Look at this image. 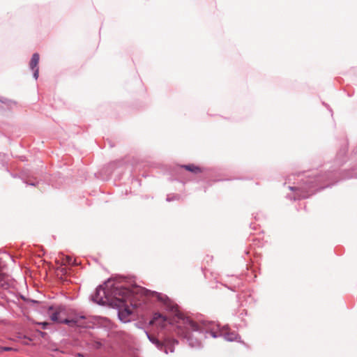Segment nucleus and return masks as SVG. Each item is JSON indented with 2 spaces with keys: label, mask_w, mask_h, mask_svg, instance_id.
Instances as JSON below:
<instances>
[{
  "label": "nucleus",
  "mask_w": 357,
  "mask_h": 357,
  "mask_svg": "<svg viewBox=\"0 0 357 357\" xmlns=\"http://www.w3.org/2000/svg\"><path fill=\"white\" fill-rule=\"evenodd\" d=\"M62 265H76L77 264L76 262V259H73L70 256H64L61 259Z\"/></svg>",
  "instance_id": "obj_10"
},
{
  "label": "nucleus",
  "mask_w": 357,
  "mask_h": 357,
  "mask_svg": "<svg viewBox=\"0 0 357 357\" xmlns=\"http://www.w3.org/2000/svg\"><path fill=\"white\" fill-rule=\"evenodd\" d=\"M167 340H169L170 341V343H168L167 344V347H163V349L164 351L166 353V354H168V351H169L170 352H173L174 351V348H173V344L174 343H177V341L175 340H169V339H167Z\"/></svg>",
  "instance_id": "obj_11"
},
{
  "label": "nucleus",
  "mask_w": 357,
  "mask_h": 357,
  "mask_svg": "<svg viewBox=\"0 0 357 357\" xmlns=\"http://www.w3.org/2000/svg\"><path fill=\"white\" fill-rule=\"evenodd\" d=\"M158 298L163 303L164 307L167 310L172 313V314L183 321V324L185 325L186 328L191 329L192 331L198 330V324L189 317H185L179 311L177 304L171 301L167 296L159 294L158 296Z\"/></svg>",
  "instance_id": "obj_3"
},
{
  "label": "nucleus",
  "mask_w": 357,
  "mask_h": 357,
  "mask_svg": "<svg viewBox=\"0 0 357 357\" xmlns=\"http://www.w3.org/2000/svg\"><path fill=\"white\" fill-rule=\"evenodd\" d=\"M47 324V323H43V326H46Z\"/></svg>",
  "instance_id": "obj_14"
},
{
  "label": "nucleus",
  "mask_w": 357,
  "mask_h": 357,
  "mask_svg": "<svg viewBox=\"0 0 357 357\" xmlns=\"http://www.w3.org/2000/svg\"><path fill=\"white\" fill-rule=\"evenodd\" d=\"M148 338L149 340L154 344L159 349H163V347H167V344L168 343H170V341L165 340L164 342H161L160 340H158L157 338H155L153 335H147Z\"/></svg>",
  "instance_id": "obj_9"
},
{
  "label": "nucleus",
  "mask_w": 357,
  "mask_h": 357,
  "mask_svg": "<svg viewBox=\"0 0 357 357\" xmlns=\"http://www.w3.org/2000/svg\"><path fill=\"white\" fill-rule=\"evenodd\" d=\"M105 298H106L105 289L102 286H100L96 289V291L93 299L98 303H104L106 302Z\"/></svg>",
  "instance_id": "obj_4"
},
{
  "label": "nucleus",
  "mask_w": 357,
  "mask_h": 357,
  "mask_svg": "<svg viewBox=\"0 0 357 357\" xmlns=\"http://www.w3.org/2000/svg\"><path fill=\"white\" fill-rule=\"evenodd\" d=\"M1 351H12V350H14L13 348L11 347H1L0 349Z\"/></svg>",
  "instance_id": "obj_12"
},
{
  "label": "nucleus",
  "mask_w": 357,
  "mask_h": 357,
  "mask_svg": "<svg viewBox=\"0 0 357 357\" xmlns=\"http://www.w3.org/2000/svg\"><path fill=\"white\" fill-rule=\"evenodd\" d=\"M167 321V318L160 314H155L154 317L152 321H151V324H158L160 325L161 327H164L165 326V323Z\"/></svg>",
  "instance_id": "obj_8"
},
{
  "label": "nucleus",
  "mask_w": 357,
  "mask_h": 357,
  "mask_svg": "<svg viewBox=\"0 0 357 357\" xmlns=\"http://www.w3.org/2000/svg\"><path fill=\"white\" fill-rule=\"evenodd\" d=\"M221 335L225 337L226 340L234 341L238 337V335L234 332H231L228 328L224 327L221 331Z\"/></svg>",
  "instance_id": "obj_7"
},
{
  "label": "nucleus",
  "mask_w": 357,
  "mask_h": 357,
  "mask_svg": "<svg viewBox=\"0 0 357 357\" xmlns=\"http://www.w3.org/2000/svg\"><path fill=\"white\" fill-rule=\"evenodd\" d=\"M64 270H65V268H62L61 269V272H63V271H64Z\"/></svg>",
  "instance_id": "obj_13"
},
{
  "label": "nucleus",
  "mask_w": 357,
  "mask_h": 357,
  "mask_svg": "<svg viewBox=\"0 0 357 357\" xmlns=\"http://www.w3.org/2000/svg\"><path fill=\"white\" fill-rule=\"evenodd\" d=\"M48 314L52 321L66 324L71 327L85 328L88 326L84 316H75L71 319H63L62 316L66 315V308L63 305L50 307Z\"/></svg>",
  "instance_id": "obj_2"
},
{
  "label": "nucleus",
  "mask_w": 357,
  "mask_h": 357,
  "mask_svg": "<svg viewBox=\"0 0 357 357\" xmlns=\"http://www.w3.org/2000/svg\"><path fill=\"white\" fill-rule=\"evenodd\" d=\"M181 167L188 172L193 173L194 174H199L204 172L203 167L196 165L195 164L182 165Z\"/></svg>",
  "instance_id": "obj_6"
},
{
  "label": "nucleus",
  "mask_w": 357,
  "mask_h": 357,
  "mask_svg": "<svg viewBox=\"0 0 357 357\" xmlns=\"http://www.w3.org/2000/svg\"><path fill=\"white\" fill-rule=\"evenodd\" d=\"M39 54L38 53H35L33 54L31 59L29 63L30 68L34 71L33 76L35 79H37L38 77V65L39 63Z\"/></svg>",
  "instance_id": "obj_5"
},
{
  "label": "nucleus",
  "mask_w": 357,
  "mask_h": 357,
  "mask_svg": "<svg viewBox=\"0 0 357 357\" xmlns=\"http://www.w3.org/2000/svg\"><path fill=\"white\" fill-rule=\"evenodd\" d=\"M115 305L119 308V317L124 322L127 321V317L132 313V310L136 304L134 303L133 294L130 289L125 287H115L113 292Z\"/></svg>",
  "instance_id": "obj_1"
}]
</instances>
